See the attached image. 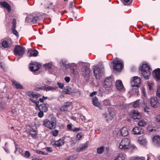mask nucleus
I'll use <instances>...</instances> for the list:
<instances>
[{"mask_svg":"<svg viewBox=\"0 0 160 160\" xmlns=\"http://www.w3.org/2000/svg\"><path fill=\"white\" fill-rule=\"evenodd\" d=\"M141 78L138 76H134L131 81V85L132 87V90L136 93H138V88L141 85Z\"/></svg>","mask_w":160,"mask_h":160,"instance_id":"nucleus-1","label":"nucleus"},{"mask_svg":"<svg viewBox=\"0 0 160 160\" xmlns=\"http://www.w3.org/2000/svg\"><path fill=\"white\" fill-rule=\"evenodd\" d=\"M150 68L147 64L142 65L140 68L142 74L145 79H148L151 75Z\"/></svg>","mask_w":160,"mask_h":160,"instance_id":"nucleus-2","label":"nucleus"},{"mask_svg":"<svg viewBox=\"0 0 160 160\" xmlns=\"http://www.w3.org/2000/svg\"><path fill=\"white\" fill-rule=\"evenodd\" d=\"M43 125L50 129H53L56 127V118L52 117L50 120L47 119L43 121Z\"/></svg>","mask_w":160,"mask_h":160,"instance_id":"nucleus-3","label":"nucleus"},{"mask_svg":"<svg viewBox=\"0 0 160 160\" xmlns=\"http://www.w3.org/2000/svg\"><path fill=\"white\" fill-rule=\"evenodd\" d=\"M113 64V68L117 71H121L123 68V63L121 60L116 58L112 62Z\"/></svg>","mask_w":160,"mask_h":160,"instance_id":"nucleus-4","label":"nucleus"},{"mask_svg":"<svg viewBox=\"0 0 160 160\" xmlns=\"http://www.w3.org/2000/svg\"><path fill=\"white\" fill-rule=\"evenodd\" d=\"M130 140L128 138L122 139L119 144V148L125 150L128 149L130 147Z\"/></svg>","mask_w":160,"mask_h":160,"instance_id":"nucleus-5","label":"nucleus"},{"mask_svg":"<svg viewBox=\"0 0 160 160\" xmlns=\"http://www.w3.org/2000/svg\"><path fill=\"white\" fill-rule=\"evenodd\" d=\"M25 48L20 45L16 46L14 48V52L15 55L22 56L24 54Z\"/></svg>","mask_w":160,"mask_h":160,"instance_id":"nucleus-6","label":"nucleus"},{"mask_svg":"<svg viewBox=\"0 0 160 160\" xmlns=\"http://www.w3.org/2000/svg\"><path fill=\"white\" fill-rule=\"evenodd\" d=\"M93 72L96 78L97 79H99L102 75L103 69L96 66L94 68Z\"/></svg>","mask_w":160,"mask_h":160,"instance_id":"nucleus-7","label":"nucleus"},{"mask_svg":"<svg viewBox=\"0 0 160 160\" xmlns=\"http://www.w3.org/2000/svg\"><path fill=\"white\" fill-rule=\"evenodd\" d=\"M82 74L84 78H88L90 76V70L89 68L86 65H84L81 69Z\"/></svg>","mask_w":160,"mask_h":160,"instance_id":"nucleus-8","label":"nucleus"},{"mask_svg":"<svg viewBox=\"0 0 160 160\" xmlns=\"http://www.w3.org/2000/svg\"><path fill=\"white\" fill-rule=\"evenodd\" d=\"M112 79L110 77L106 79L104 82V84L105 86V89L107 91H109L112 85Z\"/></svg>","mask_w":160,"mask_h":160,"instance_id":"nucleus-9","label":"nucleus"},{"mask_svg":"<svg viewBox=\"0 0 160 160\" xmlns=\"http://www.w3.org/2000/svg\"><path fill=\"white\" fill-rule=\"evenodd\" d=\"M57 88L58 87L56 86H48L46 84H44L43 86L41 87L38 88V89L39 90L43 89L45 91H55Z\"/></svg>","mask_w":160,"mask_h":160,"instance_id":"nucleus-10","label":"nucleus"},{"mask_svg":"<svg viewBox=\"0 0 160 160\" xmlns=\"http://www.w3.org/2000/svg\"><path fill=\"white\" fill-rule=\"evenodd\" d=\"M29 67L30 70L32 72L38 71L41 67L40 64L38 62H32L30 64Z\"/></svg>","mask_w":160,"mask_h":160,"instance_id":"nucleus-11","label":"nucleus"},{"mask_svg":"<svg viewBox=\"0 0 160 160\" xmlns=\"http://www.w3.org/2000/svg\"><path fill=\"white\" fill-rule=\"evenodd\" d=\"M150 102L151 106L155 108H157L159 104L158 99L156 97L152 98Z\"/></svg>","mask_w":160,"mask_h":160,"instance_id":"nucleus-12","label":"nucleus"},{"mask_svg":"<svg viewBox=\"0 0 160 160\" xmlns=\"http://www.w3.org/2000/svg\"><path fill=\"white\" fill-rule=\"evenodd\" d=\"M128 134V133L127 128L125 127H124L118 131L117 134L125 137L127 136Z\"/></svg>","mask_w":160,"mask_h":160,"instance_id":"nucleus-13","label":"nucleus"},{"mask_svg":"<svg viewBox=\"0 0 160 160\" xmlns=\"http://www.w3.org/2000/svg\"><path fill=\"white\" fill-rule=\"evenodd\" d=\"M111 109H108L109 112L108 114L106 113H104L102 114V117L106 118V120L107 122H108L109 120H111L112 118H114V113L112 112H110Z\"/></svg>","mask_w":160,"mask_h":160,"instance_id":"nucleus-14","label":"nucleus"},{"mask_svg":"<svg viewBox=\"0 0 160 160\" xmlns=\"http://www.w3.org/2000/svg\"><path fill=\"white\" fill-rule=\"evenodd\" d=\"M153 76L154 79L158 82L160 80V68H158L153 71Z\"/></svg>","mask_w":160,"mask_h":160,"instance_id":"nucleus-15","label":"nucleus"},{"mask_svg":"<svg viewBox=\"0 0 160 160\" xmlns=\"http://www.w3.org/2000/svg\"><path fill=\"white\" fill-rule=\"evenodd\" d=\"M133 133L135 135H140L144 132L143 129L139 127H136L132 129Z\"/></svg>","mask_w":160,"mask_h":160,"instance_id":"nucleus-16","label":"nucleus"},{"mask_svg":"<svg viewBox=\"0 0 160 160\" xmlns=\"http://www.w3.org/2000/svg\"><path fill=\"white\" fill-rule=\"evenodd\" d=\"M131 115L133 119H139L141 118V114L137 111H133L131 112Z\"/></svg>","mask_w":160,"mask_h":160,"instance_id":"nucleus-17","label":"nucleus"},{"mask_svg":"<svg viewBox=\"0 0 160 160\" xmlns=\"http://www.w3.org/2000/svg\"><path fill=\"white\" fill-rule=\"evenodd\" d=\"M45 7L46 8L54 9V7H56L51 1H46L44 4Z\"/></svg>","mask_w":160,"mask_h":160,"instance_id":"nucleus-18","label":"nucleus"},{"mask_svg":"<svg viewBox=\"0 0 160 160\" xmlns=\"http://www.w3.org/2000/svg\"><path fill=\"white\" fill-rule=\"evenodd\" d=\"M72 104V102H66L64 103L63 105L60 107V109L62 112H66L68 111V108Z\"/></svg>","mask_w":160,"mask_h":160,"instance_id":"nucleus-19","label":"nucleus"},{"mask_svg":"<svg viewBox=\"0 0 160 160\" xmlns=\"http://www.w3.org/2000/svg\"><path fill=\"white\" fill-rule=\"evenodd\" d=\"M64 89V93L65 94H68L69 95H72L74 93L75 90L72 89V88L68 86L65 87Z\"/></svg>","mask_w":160,"mask_h":160,"instance_id":"nucleus-20","label":"nucleus"},{"mask_svg":"<svg viewBox=\"0 0 160 160\" xmlns=\"http://www.w3.org/2000/svg\"><path fill=\"white\" fill-rule=\"evenodd\" d=\"M38 54V51L36 49H30L28 51L27 54L29 57H36Z\"/></svg>","mask_w":160,"mask_h":160,"instance_id":"nucleus-21","label":"nucleus"},{"mask_svg":"<svg viewBox=\"0 0 160 160\" xmlns=\"http://www.w3.org/2000/svg\"><path fill=\"white\" fill-rule=\"evenodd\" d=\"M48 105L47 104L42 103L39 105L38 109L40 111L46 112L48 111Z\"/></svg>","mask_w":160,"mask_h":160,"instance_id":"nucleus-22","label":"nucleus"},{"mask_svg":"<svg viewBox=\"0 0 160 160\" xmlns=\"http://www.w3.org/2000/svg\"><path fill=\"white\" fill-rule=\"evenodd\" d=\"M92 103L94 106L98 107L101 109L100 107V103L98 102V98L96 96L92 98Z\"/></svg>","mask_w":160,"mask_h":160,"instance_id":"nucleus-23","label":"nucleus"},{"mask_svg":"<svg viewBox=\"0 0 160 160\" xmlns=\"http://www.w3.org/2000/svg\"><path fill=\"white\" fill-rule=\"evenodd\" d=\"M153 143L157 146H160V137L158 136H155L152 138Z\"/></svg>","mask_w":160,"mask_h":160,"instance_id":"nucleus-24","label":"nucleus"},{"mask_svg":"<svg viewBox=\"0 0 160 160\" xmlns=\"http://www.w3.org/2000/svg\"><path fill=\"white\" fill-rule=\"evenodd\" d=\"M0 5L4 8H6L9 12H10L11 10V7L9 4L6 1L1 2H0Z\"/></svg>","mask_w":160,"mask_h":160,"instance_id":"nucleus-25","label":"nucleus"},{"mask_svg":"<svg viewBox=\"0 0 160 160\" xmlns=\"http://www.w3.org/2000/svg\"><path fill=\"white\" fill-rule=\"evenodd\" d=\"M138 142L140 144L145 145L147 143V140L146 138L143 136L139 137L138 140Z\"/></svg>","mask_w":160,"mask_h":160,"instance_id":"nucleus-26","label":"nucleus"},{"mask_svg":"<svg viewBox=\"0 0 160 160\" xmlns=\"http://www.w3.org/2000/svg\"><path fill=\"white\" fill-rule=\"evenodd\" d=\"M116 88L119 90H121L123 87L122 82L120 80H118L116 81Z\"/></svg>","mask_w":160,"mask_h":160,"instance_id":"nucleus-27","label":"nucleus"},{"mask_svg":"<svg viewBox=\"0 0 160 160\" xmlns=\"http://www.w3.org/2000/svg\"><path fill=\"white\" fill-rule=\"evenodd\" d=\"M12 85L18 89H22L23 88L22 86L16 81H12Z\"/></svg>","mask_w":160,"mask_h":160,"instance_id":"nucleus-28","label":"nucleus"},{"mask_svg":"<svg viewBox=\"0 0 160 160\" xmlns=\"http://www.w3.org/2000/svg\"><path fill=\"white\" fill-rule=\"evenodd\" d=\"M29 133L33 138H36L37 133L34 129H32L30 130L29 132Z\"/></svg>","mask_w":160,"mask_h":160,"instance_id":"nucleus-29","label":"nucleus"},{"mask_svg":"<svg viewBox=\"0 0 160 160\" xmlns=\"http://www.w3.org/2000/svg\"><path fill=\"white\" fill-rule=\"evenodd\" d=\"M124 155L122 153H119L116 156L114 160H124Z\"/></svg>","mask_w":160,"mask_h":160,"instance_id":"nucleus-30","label":"nucleus"},{"mask_svg":"<svg viewBox=\"0 0 160 160\" xmlns=\"http://www.w3.org/2000/svg\"><path fill=\"white\" fill-rule=\"evenodd\" d=\"M39 17L38 16L33 17L31 18V22L32 23H35L39 20Z\"/></svg>","mask_w":160,"mask_h":160,"instance_id":"nucleus-31","label":"nucleus"},{"mask_svg":"<svg viewBox=\"0 0 160 160\" xmlns=\"http://www.w3.org/2000/svg\"><path fill=\"white\" fill-rule=\"evenodd\" d=\"M147 122L144 120H142L139 121L138 124L139 126L144 127L146 125Z\"/></svg>","mask_w":160,"mask_h":160,"instance_id":"nucleus-32","label":"nucleus"},{"mask_svg":"<svg viewBox=\"0 0 160 160\" xmlns=\"http://www.w3.org/2000/svg\"><path fill=\"white\" fill-rule=\"evenodd\" d=\"M120 3H122L124 5H130L132 2V1H120Z\"/></svg>","mask_w":160,"mask_h":160,"instance_id":"nucleus-33","label":"nucleus"},{"mask_svg":"<svg viewBox=\"0 0 160 160\" xmlns=\"http://www.w3.org/2000/svg\"><path fill=\"white\" fill-rule=\"evenodd\" d=\"M104 150V147L102 146L97 149V152L98 154L102 153Z\"/></svg>","mask_w":160,"mask_h":160,"instance_id":"nucleus-34","label":"nucleus"},{"mask_svg":"<svg viewBox=\"0 0 160 160\" xmlns=\"http://www.w3.org/2000/svg\"><path fill=\"white\" fill-rule=\"evenodd\" d=\"M30 153L28 151H25L24 153L22 154V155L26 158H28L30 157Z\"/></svg>","mask_w":160,"mask_h":160,"instance_id":"nucleus-35","label":"nucleus"},{"mask_svg":"<svg viewBox=\"0 0 160 160\" xmlns=\"http://www.w3.org/2000/svg\"><path fill=\"white\" fill-rule=\"evenodd\" d=\"M8 143L7 142H5L4 146L3 147V148L6 152L7 153H9V150L8 146Z\"/></svg>","mask_w":160,"mask_h":160,"instance_id":"nucleus-36","label":"nucleus"},{"mask_svg":"<svg viewBox=\"0 0 160 160\" xmlns=\"http://www.w3.org/2000/svg\"><path fill=\"white\" fill-rule=\"evenodd\" d=\"M83 135V133L82 132L78 133L76 137V139L78 140H79L82 138Z\"/></svg>","mask_w":160,"mask_h":160,"instance_id":"nucleus-37","label":"nucleus"},{"mask_svg":"<svg viewBox=\"0 0 160 160\" xmlns=\"http://www.w3.org/2000/svg\"><path fill=\"white\" fill-rule=\"evenodd\" d=\"M76 158L75 155L73 156H69L67 157L65 159L66 160H75Z\"/></svg>","mask_w":160,"mask_h":160,"instance_id":"nucleus-38","label":"nucleus"},{"mask_svg":"<svg viewBox=\"0 0 160 160\" xmlns=\"http://www.w3.org/2000/svg\"><path fill=\"white\" fill-rule=\"evenodd\" d=\"M36 152L38 154H41V155H47L48 154L46 152H43L42 151H40L39 150H36Z\"/></svg>","mask_w":160,"mask_h":160,"instance_id":"nucleus-39","label":"nucleus"},{"mask_svg":"<svg viewBox=\"0 0 160 160\" xmlns=\"http://www.w3.org/2000/svg\"><path fill=\"white\" fill-rule=\"evenodd\" d=\"M82 129L80 128H75L72 129V131L74 132H77L79 131H81Z\"/></svg>","mask_w":160,"mask_h":160,"instance_id":"nucleus-40","label":"nucleus"},{"mask_svg":"<svg viewBox=\"0 0 160 160\" xmlns=\"http://www.w3.org/2000/svg\"><path fill=\"white\" fill-rule=\"evenodd\" d=\"M2 46L4 48H6L8 47V44L7 42L4 41L2 42Z\"/></svg>","mask_w":160,"mask_h":160,"instance_id":"nucleus-41","label":"nucleus"},{"mask_svg":"<svg viewBox=\"0 0 160 160\" xmlns=\"http://www.w3.org/2000/svg\"><path fill=\"white\" fill-rule=\"evenodd\" d=\"M103 104L105 106H108L110 104V102L109 99H106L104 101Z\"/></svg>","mask_w":160,"mask_h":160,"instance_id":"nucleus-42","label":"nucleus"},{"mask_svg":"<svg viewBox=\"0 0 160 160\" xmlns=\"http://www.w3.org/2000/svg\"><path fill=\"white\" fill-rule=\"evenodd\" d=\"M44 66L46 69H48V70L51 69L52 65L50 63H48L44 64Z\"/></svg>","mask_w":160,"mask_h":160,"instance_id":"nucleus-43","label":"nucleus"},{"mask_svg":"<svg viewBox=\"0 0 160 160\" xmlns=\"http://www.w3.org/2000/svg\"><path fill=\"white\" fill-rule=\"evenodd\" d=\"M70 67L73 72L74 71V70L76 68V65L74 63L71 64L70 65Z\"/></svg>","mask_w":160,"mask_h":160,"instance_id":"nucleus-44","label":"nucleus"},{"mask_svg":"<svg viewBox=\"0 0 160 160\" xmlns=\"http://www.w3.org/2000/svg\"><path fill=\"white\" fill-rule=\"evenodd\" d=\"M52 135L54 136H56L58 135V131L57 130H54L52 131Z\"/></svg>","mask_w":160,"mask_h":160,"instance_id":"nucleus-45","label":"nucleus"},{"mask_svg":"<svg viewBox=\"0 0 160 160\" xmlns=\"http://www.w3.org/2000/svg\"><path fill=\"white\" fill-rule=\"evenodd\" d=\"M147 130L149 132H154V131H156V129H153V128H152V127H151L149 126L148 127Z\"/></svg>","mask_w":160,"mask_h":160,"instance_id":"nucleus-46","label":"nucleus"},{"mask_svg":"<svg viewBox=\"0 0 160 160\" xmlns=\"http://www.w3.org/2000/svg\"><path fill=\"white\" fill-rule=\"evenodd\" d=\"M156 94L158 97L160 98V86H159L157 88Z\"/></svg>","mask_w":160,"mask_h":160,"instance_id":"nucleus-47","label":"nucleus"},{"mask_svg":"<svg viewBox=\"0 0 160 160\" xmlns=\"http://www.w3.org/2000/svg\"><path fill=\"white\" fill-rule=\"evenodd\" d=\"M43 112H44L39 111L38 113V116L40 118H42L44 115Z\"/></svg>","mask_w":160,"mask_h":160,"instance_id":"nucleus-48","label":"nucleus"},{"mask_svg":"<svg viewBox=\"0 0 160 160\" xmlns=\"http://www.w3.org/2000/svg\"><path fill=\"white\" fill-rule=\"evenodd\" d=\"M84 150L82 148V147L81 146H80L79 147H78L76 149V150L77 152H82V151Z\"/></svg>","mask_w":160,"mask_h":160,"instance_id":"nucleus-49","label":"nucleus"},{"mask_svg":"<svg viewBox=\"0 0 160 160\" xmlns=\"http://www.w3.org/2000/svg\"><path fill=\"white\" fill-rule=\"evenodd\" d=\"M57 84L58 86V87L60 89H62L64 87V84L62 83L58 82L57 83Z\"/></svg>","mask_w":160,"mask_h":160,"instance_id":"nucleus-50","label":"nucleus"},{"mask_svg":"<svg viewBox=\"0 0 160 160\" xmlns=\"http://www.w3.org/2000/svg\"><path fill=\"white\" fill-rule=\"evenodd\" d=\"M81 146L82 147L83 149L84 150L88 147V145L87 143H85L82 144Z\"/></svg>","mask_w":160,"mask_h":160,"instance_id":"nucleus-51","label":"nucleus"},{"mask_svg":"<svg viewBox=\"0 0 160 160\" xmlns=\"http://www.w3.org/2000/svg\"><path fill=\"white\" fill-rule=\"evenodd\" d=\"M31 18L29 17H27L25 19V21L28 23H30L31 22Z\"/></svg>","mask_w":160,"mask_h":160,"instance_id":"nucleus-52","label":"nucleus"},{"mask_svg":"<svg viewBox=\"0 0 160 160\" xmlns=\"http://www.w3.org/2000/svg\"><path fill=\"white\" fill-rule=\"evenodd\" d=\"M138 106L139 103L138 102L136 101L133 102V106L134 108H137L138 107Z\"/></svg>","mask_w":160,"mask_h":160,"instance_id":"nucleus-53","label":"nucleus"},{"mask_svg":"<svg viewBox=\"0 0 160 160\" xmlns=\"http://www.w3.org/2000/svg\"><path fill=\"white\" fill-rule=\"evenodd\" d=\"M12 30L14 35L16 36L18 35V32L15 29H12Z\"/></svg>","mask_w":160,"mask_h":160,"instance_id":"nucleus-54","label":"nucleus"},{"mask_svg":"<svg viewBox=\"0 0 160 160\" xmlns=\"http://www.w3.org/2000/svg\"><path fill=\"white\" fill-rule=\"evenodd\" d=\"M73 7H75V3L74 2V3H73V2H71L69 5V8H70L72 9L73 8Z\"/></svg>","mask_w":160,"mask_h":160,"instance_id":"nucleus-55","label":"nucleus"},{"mask_svg":"<svg viewBox=\"0 0 160 160\" xmlns=\"http://www.w3.org/2000/svg\"><path fill=\"white\" fill-rule=\"evenodd\" d=\"M45 150L48 152H51L52 151V148L50 147H47L45 148Z\"/></svg>","mask_w":160,"mask_h":160,"instance_id":"nucleus-56","label":"nucleus"},{"mask_svg":"<svg viewBox=\"0 0 160 160\" xmlns=\"http://www.w3.org/2000/svg\"><path fill=\"white\" fill-rule=\"evenodd\" d=\"M74 93H78L79 95L81 94V92L78 89L75 90Z\"/></svg>","mask_w":160,"mask_h":160,"instance_id":"nucleus-57","label":"nucleus"},{"mask_svg":"<svg viewBox=\"0 0 160 160\" xmlns=\"http://www.w3.org/2000/svg\"><path fill=\"white\" fill-rule=\"evenodd\" d=\"M72 125L71 124H69L68 125H67V128L69 130H71L72 131Z\"/></svg>","mask_w":160,"mask_h":160,"instance_id":"nucleus-58","label":"nucleus"},{"mask_svg":"<svg viewBox=\"0 0 160 160\" xmlns=\"http://www.w3.org/2000/svg\"><path fill=\"white\" fill-rule=\"evenodd\" d=\"M31 97L37 98L38 97V96L37 94L33 93L32 92Z\"/></svg>","mask_w":160,"mask_h":160,"instance_id":"nucleus-59","label":"nucleus"},{"mask_svg":"<svg viewBox=\"0 0 160 160\" xmlns=\"http://www.w3.org/2000/svg\"><path fill=\"white\" fill-rule=\"evenodd\" d=\"M149 109V108L147 106H146L144 108V110L145 112H146L147 113H148L149 111L148 110Z\"/></svg>","mask_w":160,"mask_h":160,"instance_id":"nucleus-60","label":"nucleus"},{"mask_svg":"<svg viewBox=\"0 0 160 160\" xmlns=\"http://www.w3.org/2000/svg\"><path fill=\"white\" fill-rule=\"evenodd\" d=\"M39 103V101H36L35 103L36 104V109H37L39 108V105H38Z\"/></svg>","mask_w":160,"mask_h":160,"instance_id":"nucleus-61","label":"nucleus"},{"mask_svg":"<svg viewBox=\"0 0 160 160\" xmlns=\"http://www.w3.org/2000/svg\"><path fill=\"white\" fill-rule=\"evenodd\" d=\"M64 79H65V81L66 82L68 83V82H69L70 81V78L69 77H65Z\"/></svg>","mask_w":160,"mask_h":160,"instance_id":"nucleus-62","label":"nucleus"},{"mask_svg":"<svg viewBox=\"0 0 160 160\" xmlns=\"http://www.w3.org/2000/svg\"><path fill=\"white\" fill-rule=\"evenodd\" d=\"M153 84L150 82H148V86L149 87V89L151 90L152 89V87Z\"/></svg>","mask_w":160,"mask_h":160,"instance_id":"nucleus-63","label":"nucleus"},{"mask_svg":"<svg viewBox=\"0 0 160 160\" xmlns=\"http://www.w3.org/2000/svg\"><path fill=\"white\" fill-rule=\"evenodd\" d=\"M156 120L157 122L160 123V115H158L157 117Z\"/></svg>","mask_w":160,"mask_h":160,"instance_id":"nucleus-64","label":"nucleus"}]
</instances>
